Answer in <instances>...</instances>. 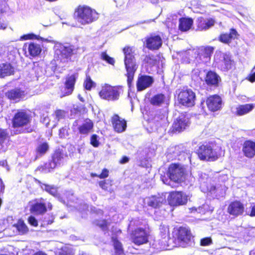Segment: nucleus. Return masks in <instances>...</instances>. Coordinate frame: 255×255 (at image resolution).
<instances>
[{
    "instance_id": "f257e3e1",
    "label": "nucleus",
    "mask_w": 255,
    "mask_h": 255,
    "mask_svg": "<svg viewBox=\"0 0 255 255\" xmlns=\"http://www.w3.org/2000/svg\"><path fill=\"white\" fill-rule=\"evenodd\" d=\"M124 64L126 69L127 83L129 87L131 85L135 73L138 68L135 59V48L133 46L126 45L123 48Z\"/></svg>"
},
{
    "instance_id": "f03ea898",
    "label": "nucleus",
    "mask_w": 255,
    "mask_h": 255,
    "mask_svg": "<svg viewBox=\"0 0 255 255\" xmlns=\"http://www.w3.org/2000/svg\"><path fill=\"white\" fill-rule=\"evenodd\" d=\"M221 147L214 142H204L199 145L195 151L198 158L202 161L214 162L221 156Z\"/></svg>"
},
{
    "instance_id": "7ed1b4c3",
    "label": "nucleus",
    "mask_w": 255,
    "mask_h": 255,
    "mask_svg": "<svg viewBox=\"0 0 255 255\" xmlns=\"http://www.w3.org/2000/svg\"><path fill=\"white\" fill-rule=\"evenodd\" d=\"M11 121L13 128L21 129L19 133H30L34 130L31 126L27 127L31 123V117L25 110H18L13 115Z\"/></svg>"
},
{
    "instance_id": "20e7f679",
    "label": "nucleus",
    "mask_w": 255,
    "mask_h": 255,
    "mask_svg": "<svg viewBox=\"0 0 255 255\" xmlns=\"http://www.w3.org/2000/svg\"><path fill=\"white\" fill-rule=\"evenodd\" d=\"M74 15L83 25L90 24L99 17V14L95 9L85 4L78 5L74 10Z\"/></svg>"
},
{
    "instance_id": "39448f33",
    "label": "nucleus",
    "mask_w": 255,
    "mask_h": 255,
    "mask_svg": "<svg viewBox=\"0 0 255 255\" xmlns=\"http://www.w3.org/2000/svg\"><path fill=\"white\" fill-rule=\"evenodd\" d=\"M172 237L174 242L178 243L183 248L188 247L193 238L190 229L184 226L174 229Z\"/></svg>"
},
{
    "instance_id": "423d86ee",
    "label": "nucleus",
    "mask_w": 255,
    "mask_h": 255,
    "mask_svg": "<svg viewBox=\"0 0 255 255\" xmlns=\"http://www.w3.org/2000/svg\"><path fill=\"white\" fill-rule=\"evenodd\" d=\"M167 175L171 181L176 183H181L186 179L185 168L178 163H173L169 165Z\"/></svg>"
},
{
    "instance_id": "0eeeda50",
    "label": "nucleus",
    "mask_w": 255,
    "mask_h": 255,
    "mask_svg": "<svg viewBox=\"0 0 255 255\" xmlns=\"http://www.w3.org/2000/svg\"><path fill=\"white\" fill-rule=\"evenodd\" d=\"M129 236L131 242L134 245L139 246L148 243L150 235L146 228L137 227L132 230Z\"/></svg>"
},
{
    "instance_id": "6e6552de",
    "label": "nucleus",
    "mask_w": 255,
    "mask_h": 255,
    "mask_svg": "<svg viewBox=\"0 0 255 255\" xmlns=\"http://www.w3.org/2000/svg\"><path fill=\"white\" fill-rule=\"evenodd\" d=\"M177 98L178 104L183 107L191 108L195 105L196 94L191 89H181Z\"/></svg>"
},
{
    "instance_id": "1a4fd4ad",
    "label": "nucleus",
    "mask_w": 255,
    "mask_h": 255,
    "mask_svg": "<svg viewBox=\"0 0 255 255\" xmlns=\"http://www.w3.org/2000/svg\"><path fill=\"white\" fill-rule=\"evenodd\" d=\"M120 88L118 86L105 84L102 86L99 95L101 99L108 101H115L119 99Z\"/></svg>"
},
{
    "instance_id": "9d476101",
    "label": "nucleus",
    "mask_w": 255,
    "mask_h": 255,
    "mask_svg": "<svg viewBox=\"0 0 255 255\" xmlns=\"http://www.w3.org/2000/svg\"><path fill=\"white\" fill-rule=\"evenodd\" d=\"M167 201L172 207L184 206L188 202V196L181 191H171L169 193Z\"/></svg>"
},
{
    "instance_id": "9b49d317",
    "label": "nucleus",
    "mask_w": 255,
    "mask_h": 255,
    "mask_svg": "<svg viewBox=\"0 0 255 255\" xmlns=\"http://www.w3.org/2000/svg\"><path fill=\"white\" fill-rule=\"evenodd\" d=\"M215 47L211 46H201L196 52L195 60L199 63H207L211 60Z\"/></svg>"
},
{
    "instance_id": "f8f14e48",
    "label": "nucleus",
    "mask_w": 255,
    "mask_h": 255,
    "mask_svg": "<svg viewBox=\"0 0 255 255\" xmlns=\"http://www.w3.org/2000/svg\"><path fill=\"white\" fill-rule=\"evenodd\" d=\"M143 44L148 50H157L162 46V39L160 35L152 33L145 37Z\"/></svg>"
},
{
    "instance_id": "ddd939ff",
    "label": "nucleus",
    "mask_w": 255,
    "mask_h": 255,
    "mask_svg": "<svg viewBox=\"0 0 255 255\" xmlns=\"http://www.w3.org/2000/svg\"><path fill=\"white\" fill-rule=\"evenodd\" d=\"M189 119L184 114H180L174 121L170 129L172 133H180L189 126Z\"/></svg>"
},
{
    "instance_id": "4468645a",
    "label": "nucleus",
    "mask_w": 255,
    "mask_h": 255,
    "mask_svg": "<svg viewBox=\"0 0 255 255\" xmlns=\"http://www.w3.org/2000/svg\"><path fill=\"white\" fill-rule=\"evenodd\" d=\"M245 206L244 204L240 200H234L228 205L227 212L234 218L243 215L245 212Z\"/></svg>"
},
{
    "instance_id": "2eb2a0df",
    "label": "nucleus",
    "mask_w": 255,
    "mask_h": 255,
    "mask_svg": "<svg viewBox=\"0 0 255 255\" xmlns=\"http://www.w3.org/2000/svg\"><path fill=\"white\" fill-rule=\"evenodd\" d=\"M206 104L210 111L215 112L222 109L223 101L221 96L214 94L206 98Z\"/></svg>"
},
{
    "instance_id": "dca6fc26",
    "label": "nucleus",
    "mask_w": 255,
    "mask_h": 255,
    "mask_svg": "<svg viewBox=\"0 0 255 255\" xmlns=\"http://www.w3.org/2000/svg\"><path fill=\"white\" fill-rule=\"evenodd\" d=\"M63 158V152L61 150L56 149L54 152L52 159L50 161L45 163L43 165L39 166L38 168L40 170H43L46 168H51L53 169L56 166L60 165Z\"/></svg>"
},
{
    "instance_id": "f3484780",
    "label": "nucleus",
    "mask_w": 255,
    "mask_h": 255,
    "mask_svg": "<svg viewBox=\"0 0 255 255\" xmlns=\"http://www.w3.org/2000/svg\"><path fill=\"white\" fill-rule=\"evenodd\" d=\"M111 123L114 130L117 132H122L127 128V121L117 114H114L112 117Z\"/></svg>"
},
{
    "instance_id": "a211bd4d",
    "label": "nucleus",
    "mask_w": 255,
    "mask_h": 255,
    "mask_svg": "<svg viewBox=\"0 0 255 255\" xmlns=\"http://www.w3.org/2000/svg\"><path fill=\"white\" fill-rule=\"evenodd\" d=\"M204 80L208 86L218 87L221 81V79L216 72L209 70L207 72Z\"/></svg>"
},
{
    "instance_id": "6ab92c4d",
    "label": "nucleus",
    "mask_w": 255,
    "mask_h": 255,
    "mask_svg": "<svg viewBox=\"0 0 255 255\" xmlns=\"http://www.w3.org/2000/svg\"><path fill=\"white\" fill-rule=\"evenodd\" d=\"M240 34L234 28L230 29L229 33H222L218 37V40L222 43L229 44L233 40L239 38Z\"/></svg>"
},
{
    "instance_id": "aec40b11",
    "label": "nucleus",
    "mask_w": 255,
    "mask_h": 255,
    "mask_svg": "<svg viewBox=\"0 0 255 255\" xmlns=\"http://www.w3.org/2000/svg\"><path fill=\"white\" fill-rule=\"evenodd\" d=\"M152 77L149 75H141L138 77L136 81L137 91H141L151 86L153 83Z\"/></svg>"
},
{
    "instance_id": "412c9836",
    "label": "nucleus",
    "mask_w": 255,
    "mask_h": 255,
    "mask_svg": "<svg viewBox=\"0 0 255 255\" xmlns=\"http://www.w3.org/2000/svg\"><path fill=\"white\" fill-rule=\"evenodd\" d=\"M242 152L245 157L253 158L255 156V141L245 140L242 144Z\"/></svg>"
},
{
    "instance_id": "4be33fe9",
    "label": "nucleus",
    "mask_w": 255,
    "mask_h": 255,
    "mask_svg": "<svg viewBox=\"0 0 255 255\" xmlns=\"http://www.w3.org/2000/svg\"><path fill=\"white\" fill-rule=\"evenodd\" d=\"M5 95L8 100L16 103L19 102L24 97L25 93L24 91L20 88H15L8 90Z\"/></svg>"
},
{
    "instance_id": "5701e85b",
    "label": "nucleus",
    "mask_w": 255,
    "mask_h": 255,
    "mask_svg": "<svg viewBox=\"0 0 255 255\" xmlns=\"http://www.w3.org/2000/svg\"><path fill=\"white\" fill-rule=\"evenodd\" d=\"M47 211L46 205L44 202L36 201L30 206V212L36 216L43 215Z\"/></svg>"
},
{
    "instance_id": "b1692460",
    "label": "nucleus",
    "mask_w": 255,
    "mask_h": 255,
    "mask_svg": "<svg viewBox=\"0 0 255 255\" xmlns=\"http://www.w3.org/2000/svg\"><path fill=\"white\" fill-rule=\"evenodd\" d=\"M218 67L222 71L227 72L235 68V63L230 56L225 55L219 63Z\"/></svg>"
},
{
    "instance_id": "393cba45",
    "label": "nucleus",
    "mask_w": 255,
    "mask_h": 255,
    "mask_svg": "<svg viewBox=\"0 0 255 255\" xmlns=\"http://www.w3.org/2000/svg\"><path fill=\"white\" fill-rule=\"evenodd\" d=\"M147 205L153 209H159L162 207L165 199L159 195H151L146 198Z\"/></svg>"
},
{
    "instance_id": "a878e982",
    "label": "nucleus",
    "mask_w": 255,
    "mask_h": 255,
    "mask_svg": "<svg viewBox=\"0 0 255 255\" xmlns=\"http://www.w3.org/2000/svg\"><path fill=\"white\" fill-rule=\"evenodd\" d=\"M23 49V50L27 49L29 54L33 57L39 55L42 51L40 45L34 42L24 43Z\"/></svg>"
},
{
    "instance_id": "bb28decb",
    "label": "nucleus",
    "mask_w": 255,
    "mask_h": 255,
    "mask_svg": "<svg viewBox=\"0 0 255 255\" xmlns=\"http://www.w3.org/2000/svg\"><path fill=\"white\" fill-rule=\"evenodd\" d=\"M215 22V20L212 18L205 19L200 17L197 20V29L200 31L206 30L213 26Z\"/></svg>"
},
{
    "instance_id": "cd10ccee",
    "label": "nucleus",
    "mask_w": 255,
    "mask_h": 255,
    "mask_svg": "<svg viewBox=\"0 0 255 255\" xmlns=\"http://www.w3.org/2000/svg\"><path fill=\"white\" fill-rule=\"evenodd\" d=\"M76 81V76L75 74L68 75L65 81V96L71 95L74 89Z\"/></svg>"
},
{
    "instance_id": "c85d7f7f",
    "label": "nucleus",
    "mask_w": 255,
    "mask_h": 255,
    "mask_svg": "<svg viewBox=\"0 0 255 255\" xmlns=\"http://www.w3.org/2000/svg\"><path fill=\"white\" fill-rule=\"evenodd\" d=\"M193 24V19L191 17H182L179 19L178 29L182 32L189 30Z\"/></svg>"
},
{
    "instance_id": "c756f323",
    "label": "nucleus",
    "mask_w": 255,
    "mask_h": 255,
    "mask_svg": "<svg viewBox=\"0 0 255 255\" xmlns=\"http://www.w3.org/2000/svg\"><path fill=\"white\" fill-rule=\"evenodd\" d=\"M49 149V146L47 142H43L38 144L35 149V155L33 161L37 160L39 158L44 155Z\"/></svg>"
},
{
    "instance_id": "7c9ffc66",
    "label": "nucleus",
    "mask_w": 255,
    "mask_h": 255,
    "mask_svg": "<svg viewBox=\"0 0 255 255\" xmlns=\"http://www.w3.org/2000/svg\"><path fill=\"white\" fill-rule=\"evenodd\" d=\"M165 95L162 93H157L149 98V104L153 107H159L165 102Z\"/></svg>"
},
{
    "instance_id": "2f4dec72",
    "label": "nucleus",
    "mask_w": 255,
    "mask_h": 255,
    "mask_svg": "<svg viewBox=\"0 0 255 255\" xmlns=\"http://www.w3.org/2000/svg\"><path fill=\"white\" fill-rule=\"evenodd\" d=\"M93 127L94 124L93 122L89 119H86L84 123L78 127V129L80 134L87 135L92 131Z\"/></svg>"
},
{
    "instance_id": "473e14b6",
    "label": "nucleus",
    "mask_w": 255,
    "mask_h": 255,
    "mask_svg": "<svg viewBox=\"0 0 255 255\" xmlns=\"http://www.w3.org/2000/svg\"><path fill=\"white\" fill-rule=\"evenodd\" d=\"M254 108L253 104H245L238 105L236 108L235 115L242 116L251 112Z\"/></svg>"
},
{
    "instance_id": "72a5a7b5",
    "label": "nucleus",
    "mask_w": 255,
    "mask_h": 255,
    "mask_svg": "<svg viewBox=\"0 0 255 255\" xmlns=\"http://www.w3.org/2000/svg\"><path fill=\"white\" fill-rule=\"evenodd\" d=\"M14 73L13 67L9 63L0 64V77L4 78L5 76L13 75Z\"/></svg>"
},
{
    "instance_id": "f704fd0d",
    "label": "nucleus",
    "mask_w": 255,
    "mask_h": 255,
    "mask_svg": "<svg viewBox=\"0 0 255 255\" xmlns=\"http://www.w3.org/2000/svg\"><path fill=\"white\" fill-rule=\"evenodd\" d=\"M12 226L15 228L18 235H25L29 232V228L22 219H19Z\"/></svg>"
},
{
    "instance_id": "c9c22d12",
    "label": "nucleus",
    "mask_w": 255,
    "mask_h": 255,
    "mask_svg": "<svg viewBox=\"0 0 255 255\" xmlns=\"http://www.w3.org/2000/svg\"><path fill=\"white\" fill-rule=\"evenodd\" d=\"M112 241L115 253L114 255H124V249L122 243L118 240L117 237H113L112 238Z\"/></svg>"
},
{
    "instance_id": "e433bc0d",
    "label": "nucleus",
    "mask_w": 255,
    "mask_h": 255,
    "mask_svg": "<svg viewBox=\"0 0 255 255\" xmlns=\"http://www.w3.org/2000/svg\"><path fill=\"white\" fill-rule=\"evenodd\" d=\"M93 224L100 228L102 231H108L110 222L107 219H96L93 222Z\"/></svg>"
},
{
    "instance_id": "4c0bfd02",
    "label": "nucleus",
    "mask_w": 255,
    "mask_h": 255,
    "mask_svg": "<svg viewBox=\"0 0 255 255\" xmlns=\"http://www.w3.org/2000/svg\"><path fill=\"white\" fill-rule=\"evenodd\" d=\"M8 137V133L7 129L0 128V152H3L5 150V147L3 144Z\"/></svg>"
},
{
    "instance_id": "58836bf2",
    "label": "nucleus",
    "mask_w": 255,
    "mask_h": 255,
    "mask_svg": "<svg viewBox=\"0 0 255 255\" xmlns=\"http://www.w3.org/2000/svg\"><path fill=\"white\" fill-rule=\"evenodd\" d=\"M154 123L156 126L161 127L163 124L165 123L167 120V117L164 114L161 113L159 111L158 113L155 114L153 118Z\"/></svg>"
},
{
    "instance_id": "ea45409f",
    "label": "nucleus",
    "mask_w": 255,
    "mask_h": 255,
    "mask_svg": "<svg viewBox=\"0 0 255 255\" xmlns=\"http://www.w3.org/2000/svg\"><path fill=\"white\" fill-rule=\"evenodd\" d=\"M77 48L72 45L65 46V58L71 59L72 55L77 53Z\"/></svg>"
},
{
    "instance_id": "a19ab883",
    "label": "nucleus",
    "mask_w": 255,
    "mask_h": 255,
    "mask_svg": "<svg viewBox=\"0 0 255 255\" xmlns=\"http://www.w3.org/2000/svg\"><path fill=\"white\" fill-rule=\"evenodd\" d=\"M96 84L91 79L90 76H86V79L84 82V88L88 91H90L93 87H95Z\"/></svg>"
},
{
    "instance_id": "79ce46f5",
    "label": "nucleus",
    "mask_w": 255,
    "mask_h": 255,
    "mask_svg": "<svg viewBox=\"0 0 255 255\" xmlns=\"http://www.w3.org/2000/svg\"><path fill=\"white\" fill-rule=\"evenodd\" d=\"M101 59L106 61L108 64L114 65L115 60L114 58L109 56L106 51L102 52L101 54Z\"/></svg>"
},
{
    "instance_id": "37998d69",
    "label": "nucleus",
    "mask_w": 255,
    "mask_h": 255,
    "mask_svg": "<svg viewBox=\"0 0 255 255\" xmlns=\"http://www.w3.org/2000/svg\"><path fill=\"white\" fill-rule=\"evenodd\" d=\"M45 189L48 192L54 196H57L59 195L58 189L55 187L47 185L46 186Z\"/></svg>"
},
{
    "instance_id": "c03bdc74",
    "label": "nucleus",
    "mask_w": 255,
    "mask_h": 255,
    "mask_svg": "<svg viewBox=\"0 0 255 255\" xmlns=\"http://www.w3.org/2000/svg\"><path fill=\"white\" fill-rule=\"evenodd\" d=\"M98 137V135L96 134H94L91 136L90 144L94 147H98L100 144Z\"/></svg>"
},
{
    "instance_id": "a18cd8bd",
    "label": "nucleus",
    "mask_w": 255,
    "mask_h": 255,
    "mask_svg": "<svg viewBox=\"0 0 255 255\" xmlns=\"http://www.w3.org/2000/svg\"><path fill=\"white\" fill-rule=\"evenodd\" d=\"M212 243V240L211 237H205L200 240V245L201 246H208Z\"/></svg>"
},
{
    "instance_id": "49530a36",
    "label": "nucleus",
    "mask_w": 255,
    "mask_h": 255,
    "mask_svg": "<svg viewBox=\"0 0 255 255\" xmlns=\"http://www.w3.org/2000/svg\"><path fill=\"white\" fill-rule=\"evenodd\" d=\"M27 222L31 226L36 227L38 225V221L37 219L32 215H30L27 219Z\"/></svg>"
},
{
    "instance_id": "de8ad7c7",
    "label": "nucleus",
    "mask_w": 255,
    "mask_h": 255,
    "mask_svg": "<svg viewBox=\"0 0 255 255\" xmlns=\"http://www.w3.org/2000/svg\"><path fill=\"white\" fill-rule=\"evenodd\" d=\"M109 176V170L107 168H104L102 172L98 175V178L100 179H104L108 177Z\"/></svg>"
},
{
    "instance_id": "09e8293b",
    "label": "nucleus",
    "mask_w": 255,
    "mask_h": 255,
    "mask_svg": "<svg viewBox=\"0 0 255 255\" xmlns=\"http://www.w3.org/2000/svg\"><path fill=\"white\" fill-rule=\"evenodd\" d=\"M250 212L249 215L250 217H255V202H253L251 204L250 206Z\"/></svg>"
},
{
    "instance_id": "8fccbe9b",
    "label": "nucleus",
    "mask_w": 255,
    "mask_h": 255,
    "mask_svg": "<svg viewBox=\"0 0 255 255\" xmlns=\"http://www.w3.org/2000/svg\"><path fill=\"white\" fill-rule=\"evenodd\" d=\"M246 79L252 83L255 82V72H254L253 73L250 74L246 78Z\"/></svg>"
},
{
    "instance_id": "3c124183",
    "label": "nucleus",
    "mask_w": 255,
    "mask_h": 255,
    "mask_svg": "<svg viewBox=\"0 0 255 255\" xmlns=\"http://www.w3.org/2000/svg\"><path fill=\"white\" fill-rule=\"evenodd\" d=\"M34 36H35V35H34L33 34H28L23 35L21 37V38L24 40L31 39L33 38V37Z\"/></svg>"
},
{
    "instance_id": "603ef678",
    "label": "nucleus",
    "mask_w": 255,
    "mask_h": 255,
    "mask_svg": "<svg viewBox=\"0 0 255 255\" xmlns=\"http://www.w3.org/2000/svg\"><path fill=\"white\" fill-rule=\"evenodd\" d=\"M129 161V158L126 156H124L120 160V163L121 164H125L126 163L128 162Z\"/></svg>"
},
{
    "instance_id": "864d4df0",
    "label": "nucleus",
    "mask_w": 255,
    "mask_h": 255,
    "mask_svg": "<svg viewBox=\"0 0 255 255\" xmlns=\"http://www.w3.org/2000/svg\"><path fill=\"white\" fill-rule=\"evenodd\" d=\"M99 184L100 185V186L103 189H104V190H107V187L106 186V182L105 180H102V181H100L99 182Z\"/></svg>"
},
{
    "instance_id": "5fc2aeb1",
    "label": "nucleus",
    "mask_w": 255,
    "mask_h": 255,
    "mask_svg": "<svg viewBox=\"0 0 255 255\" xmlns=\"http://www.w3.org/2000/svg\"><path fill=\"white\" fill-rule=\"evenodd\" d=\"M32 255H47L45 253L41 251H38L32 254Z\"/></svg>"
},
{
    "instance_id": "6e6d98bb",
    "label": "nucleus",
    "mask_w": 255,
    "mask_h": 255,
    "mask_svg": "<svg viewBox=\"0 0 255 255\" xmlns=\"http://www.w3.org/2000/svg\"><path fill=\"white\" fill-rule=\"evenodd\" d=\"M161 230H163L164 235H166L167 236H169V231L168 228L163 227Z\"/></svg>"
},
{
    "instance_id": "4d7b16f0",
    "label": "nucleus",
    "mask_w": 255,
    "mask_h": 255,
    "mask_svg": "<svg viewBox=\"0 0 255 255\" xmlns=\"http://www.w3.org/2000/svg\"><path fill=\"white\" fill-rule=\"evenodd\" d=\"M61 110H57L55 112L56 116L58 119H59L60 116H61Z\"/></svg>"
},
{
    "instance_id": "13d9d810",
    "label": "nucleus",
    "mask_w": 255,
    "mask_h": 255,
    "mask_svg": "<svg viewBox=\"0 0 255 255\" xmlns=\"http://www.w3.org/2000/svg\"><path fill=\"white\" fill-rule=\"evenodd\" d=\"M43 222H44V224H46V225L51 224V223H52L53 222V219L52 218V219H51V220H48V221L44 220Z\"/></svg>"
},
{
    "instance_id": "bf43d9fd",
    "label": "nucleus",
    "mask_w": 255,
    "mask_h": 255,
    "mask_svg": "<svg viewBox=\"0 0 255 255\" xmlns=\"http://www.w3.org/2000/svg\"><path fill=\"white\" fill-rule=\"evenodd\" d=\"M98 175H99V174H96V173H92V174H91V175H92V176H93V177H98Z\"/></svg>"
},
{
    "instance_id": "052dcab7",
    "label": "nucleus",
    "mask_w": 255,
    "mask_h": 255,
    "mask_svg": "<svg viewBox=\"0 0 255 255\" xmlns=\"http://www.w3.org/2000/svg\"><path fill=\"white\" fill-rule=\"evenodd\" d=\"M63 128H61L60 130H59V135L62 137V130Z\"/></svg>"
},
{
    "instance_id": "680f3d73",
    "label": "nucleus",
    "mask_w": 255,
    "mask_h": 255,
    "mask_svg": "<svg viewBox=\"0 0 255 255\" xmlns=\"http://www.w3.org/2000/svg\"><path fill=\"white\" fill-rule=\"evenodd\" d=\"M48 208L51 210L52 209V205H50V206L48 205Z\"/></svg>"
},
{
    "instance_id": "e2e57ef3",
    "label": "nucleus",
    "mask_w": 255,
    "mask_h": 255,
    "mask_svg": "<svg viewBox=\"0 0 255 255\" xmlns=\"http://www.w3.org/2000/svg\"><path fill=\"white\" fill-rule=\"evenodd\" d=\"M253 254H254V255H255V251H254Z\"/></svg>"
},
{
    "instance_id": "0e129e2a",
    "label": "nucleus",
    "mask_w": 255,
    "mask_h": 255,
    "mask_svg": "<svg viewBox=\"0 0 255 255\" xmlns=\"http://www.w3.org/2000/svg\"><path fill=\"white\" fill-rule=\"evenodd\" d=\"M81 101H83L82 98L80 99Z\"/></svg>"
},
{
    "instance_id": "69168bd1",
    "label": "nucleus",
    "mask_w": 255,
    "mask_h": 255,
    "mask_svg": "<svg viewBox=\"0 0 255 255\" xmlns=\"http://www.w3.org/2000/svg\"><path fill=\"white\" fill-rule=\"evenodd\" d=\"M45 41H48V40L47 39H45Z\"/></svg>"
},
{
    "instance_id": "338daca9",
    "label": "nucleus",
    "mask_w": 255,
    "mask_h": 255,
    "mask_svg": "<svg viewBox=\"0 0 255 255\" xmlns=\"http://www.w3.org/2000/svg\"><path fill=\"white\" fill-rule=\"evenodd\" d=\"M253 69H255V67H254V68H253Z\"/></svg>"
}]
</instances>
